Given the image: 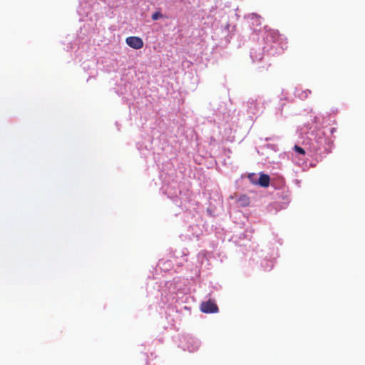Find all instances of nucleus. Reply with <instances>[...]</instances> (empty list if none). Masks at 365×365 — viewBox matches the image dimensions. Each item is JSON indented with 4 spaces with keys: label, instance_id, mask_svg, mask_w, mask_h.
<instances>
[{
    "label": "nucleus",
    "instance_id": "2",
    "mask_svg": "<svg viewBox=\"0 0 365 365\" xmlns=\"http://www.w3.org/2000/svg\"><path fill=\"white\" fill-rule=\"evenodd\" d=\"M125 43L134 49H140L143 47V41L138 36H129L125 38Z\"/></svg>",
    "mask_w": 365,
    "mask_h": 365
},
{
    "label": "nucleus",
    "instance_id": "1",
    "mask_svg": "<svg viewBox=\"0 0 365 365\" xmlns=\"http://www.w3.org/2000/svg\"><path fill=\"white\" fill-rule=\"evenodd\" d=\"M200 310L204 313H216L218 312V307L214 301L210 299L201 303Z\"/></svg>",
    "mask_w": 365,
    "mask_h": 365
},
{
    "label": "nucleus",
    "instance_id": "5",
    "mask_svg": "<svg viewBox=\"0 0 365 365\" xmlns=\"http://www.w3.org/2000/svg\"><path fill=\"white\" fill-rule=\"evenodd\" d=\"M269 36H270L272 37L273 41H274L278 36L277 33L274 31H267L266 38H267L269 37Z\"/></svg>",
    "mask_w": 365,
    "mask_h": 365
},
{
    "label": "nucleus",
    "instance_id": "4",
    "mask_svg": "<svg viewBox=\"0 0 365 365\" xmlns=\"http://www.w3.org/2000/svg\"><path fill=\"white\" fill-rule=\"evenodd\" d=\"M238 202L240 203V206H242V207L248 206L250 202V198L245 195H242L238 198Z\"/></svg>",
    "mask_w": 365,
    "mask_h": 365
},
{
    "label": "nucleus",
    "instance_id": "6",
    "mask_svg": "<svg viewBox=\"0 0 365 365\" xmlns=\"http://www.w3.org/2000/svg\"><path fill=\"white\" fill-rule=\"evenodd\" d=\"M163 16V14L159 12V11H157L155 13H154L153 15H152V19L153 21H156L158 20V19L161 18Z\"/></svg>",
    "mask_w": 365,
    "mask_h": 365
},
{
    "label": "nucleus",
    "instance_id": "7",
    "mask_svg": "<svg viewBox=\"0 0 365 365\" xmlns=\"http://www.w3.org/2000/svg\"><path fill=\"white\" fill-rule=\"evenodd\" d=\"M294 150L296 152H297L298 153H299L301 155H304L305 154L304 150L302 148H301V147H299L298 145H294Z\"/></svg>",
    "mask_w": 365,
    "mask_h": 365
},
{
    "label": "nucleus",
    "instance_id": "3",
    "mask_svg": "<svg viewBox=\"0 0 365 365\" xmlns=\"http://www.w3.org/2000/svg\"><path fill=\"white\" fill-rule=\"evenodd\" d=\"M270 182V177L267 175L262 173L259 175L258 183L260 186L263 187H267L269 186Z\"/></svg>",
    "mask_w": 365,
    "mask_h": 365
}]
</instances>
